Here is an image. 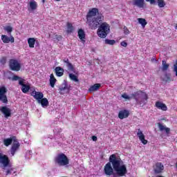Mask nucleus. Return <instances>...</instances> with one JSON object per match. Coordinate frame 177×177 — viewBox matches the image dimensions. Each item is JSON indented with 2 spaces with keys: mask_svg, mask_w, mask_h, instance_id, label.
<instances>
[{
  "mask_svg": "<svg viewBox=\"0 0 177 177\" xmlns=\"http://www.w3.org/2000/svg\"><path fill=\"white\" fill-rule=\"evenodd\" d=\"M118 176H125L128 174L127 165L124 164V161L120 156L112 154L109 156V162H107L104 167V172L106 176H111V175Z\"/></svg>",
  "mask_w": 177,
  "mask_h": 177,
  "instance_id": "nucleus-1",
  "label": "nucleus"
},
{
  "mask_svg": "<svg viewBox=\"0 0 177 177\" xmlns=\"http://www.w3.org/2000/svg\"><path fill=\"white\" fill-rule=\"evenodd\" d=\"M104 21V16L102 14H99L98 8H93L88 10L86 15V24L91 30H96Z\"/></svg>",
  "mask_w": 177,
  "mask_h": 177,
  "instance_id": "nucleus-2",
  "label": "nucleus"
},
{
  "mask_svg": "<svg viewBox=\"0 0 177 177\" xmlns=\"http://www.w3.org/2000/svg\"><path fill=\"white\" fill-rule=\"evenodd\" d=\"M122 97L123 99H126L127 100H131V99H134L136 100L137 104L140 106H145L147 104V100H149V96L147 93L138 91L131 93V96L127 95V93H123L122 95Z\"/></svg>",
  "mask_w": 177,
  "mask_h": 177,
  "instance_id": "nucleus-3",
  "label": "nucleus"
},
{
  "mask_svg": "<svg viewBox=\"0 0 177 177\" xmlns=\"http://www.w3.org/2000/svg\"><path fill=\"white\" fill-rule=\"evenodd\" d=\"M54 162L58 167H67L70 164V159L66 154L60 153L54 158Z\"/></svg>",
  "mask_w": 177,
  "mask_h": 177,
  "instance_id": "nucleus-4",
  "label": "nucleus"
},
{
  "mask_svg": "<svg viewBox=\"0 0 177 177\" xmlns=\"http://www.w3.org/2000/svg\"><path fill=\"white\" fill-rule=\"evenodd\" d=\"M98 27L97 32L98 37L102 39L106 38L109 35V32H110V25L106 22H102Z\"/></svg>",
  "mask_w": 177,
  "mask_h": 177,
  "instance_id": "nucleus-5",
  "label": "nucleus"
},
{
  "mask_svg": "<svg viewBox=\"0 0 177 177\" xmlns=\"http://www.w3.org/2000/svg\"><path fill=\"white\" fill-rule=\"evenodd\" d=\"M10 70L12 71H20L21 70V65L16 59H10L8 62Z\"/></svg>",
  "mask_w": 177,
  "mask_h": 177,
  "instance_id": "nucleus-6",
  "label": "nucleus"
},
{
  "mask_svg": "<svg viewBox=\"0 0 177 177\" xmlns=\"http://www.w3.org/2000/svg\"><path fill=\"white\" fill-rule=\"evenodd\" d=\"M8 88L5 86H0V102L4 104H8Z\"/></svg>",
  "mask_w": 177,
  "mask_h": 177,
  "instance_id": "nucleus-7",
  "label": "nucleus"
},
{
  "mask_svg": "<svg viewBox=\"0 0 177 177\" xmlns=\"http://www.w3.org/2000/svg\"><path fill=\"white\" fill-rule=\"evenodd\" d=\"M20 149V142L17 140H14V142L10 149L11 156H15L16 152Z\"/></svg>",
  "mask_w": 177,
  "mask_h": 177,
  "instance_id": "nucleus-8",
  "label": "nucleus"
},
{
  "mask_svg": "<svg viewBox=\"0 0 177 177\" xmlns=\"http://www.w3.org/2000/svg\"><path fill=\"white\" fill-rule=\"evenodd\" d=\"M0 111L3 114L5 118H8V117H12V110L8 106H4L0 108Z\"/></svg>",
  "mask_w": 177,
  "mask_h": 177,
  "instance_id": "nucleus-9",
  "label": "nucleus"
},
{
  "mask_svg": "<svg viewBox=\"0 0 177 177\" xmlns=\"http://www.w3.org/2000/svg\"><path fill=\"white\" fill-rule=\"evenodd\" d=\"M0 162L3 164V167H6L9 164H10V160H9V157H8V156L0 153Z\"/></svg>",
  "mask_w": 177,
  "mask_h": 177,
  "instance_id": "nucleus-10",
  "label": "nucleus"
},
{
  "mask_svg": "<svg viewBox=\"0 0 177 177\" xmlns=\"http://www.w3.org/2000/svg\"><path fill=\"white\" fill-rule=\"evenodd\" d=\"M24 81H25L24 79H21V80H19V85L21 86V91L23 92V93H27L28 92V91H30L31 87L28 84H25Z\"/></svg>",
  "mask_w": 177,
  "mask_h": 177,
  "instance_id": "nucleus-11",
  "label": "nucleus"
},
{
  "mask_svg": "<svg viewBox=\"0 0 177 177\" xmlns=\"http://www.w3.org/2000/svg\"><path fill=\"white\" fill-rule=\"evenodd\" d=\"M31 96H32L34 97V99H35L36 100H37V102H40V100L44 98V93H42V92H38L36 91H33L31 93H30Z\"/></svg>",
  "mask_w": 177,
  "mask_h": 177,
  "instance_id": "nucleus-12",
  "label": "nucleus"
},
{
  "mask_svg": "<svg viewBox=\"0 0 177 177\" xmlns=\"http://www.w3.org/2000/svg\"><path fill=\"white\" fill-rule=\"evenodd\" d=\"M133 6H137L140 9H143L146 7L145 0H133Z\"/></svg>",
  "mask_w": 177,
  "mask_h": 177,
  "instance_id": "nucleus-13",
  "label": "nucleus"
},
{
  "mask_svg": "<svg viewBox=\"0 0 177 177\" xmlns=\"http://www.w3.org/2000/svg\"><path fill=\"white\" fill-rule=\"evenodd\" d=\"M129 117V111L127 109H123L119 111L118 113V118L120 120H124L125 118H128Z\"/></svg>",
  "mask_w": 177,
  "mask_h": 177,
  "instance_id": "nucleus-14",
  "label": "nucleus"
},
{
  "mask_svg": "<svg viewBox=\"0 0 177 177\" xmlns=\"http://www.w3.org/2000/svg\"><path fill=\"white\" fill-rule=\"evenodd\" d=\"M137 136L140 140L141 143H142V145H147L148 141L147 140H145V134H143V132L142 131V130H140V129H138Z\"/></svg>",
  "mask_w": 177,
  "mask_h": 177,
  "instance_id": "nucleus-15",
  "label": "nucleus"
},
{
  "mask_svg": "<svg viewBox=\"0 0 177 177\" xmlns=\"http://www.w3.org/2000/svg\"><path fill=\"white\" fill-rule=\"evenodd\" d=\"M1 41H3V44H9V42H11V44H13V42H15V37H13V36H10L9 37L6 35H2Z\"/></svg>",
  "mask_w": 177,
  "mask_h": 177,
  "instance_id": "nucleus-16",
  "label": "nucleus"
},
{
  "mask_svg": "<svg viewBox=\"0 0 177 177\" xmlns=\"http://www.w3.org/2000/svg\"><path fill=\"white\" fill-rule=\"evenodd\" d=\"M64 63H65L66 66L67 67L68 70H69V71H75V68H74V65H73V64H71V62H70V59H68V58H64L63 59Z\"/></svg>",
  "mask_w": 177,
  "mask_h": 177,
  "instance_id": "nucleus-17",
  "label": "nucleus"
},
{
  "mask_svg": "<svg viewBox=\"0 0 177 177\" xmlns=\"http://www.w3.org/2000/svg\"><path fill=\"white\" fill-rule=\"evenodd\" d=\"M86 36V35L85 34V31L82 28H80L78 30L77 37H79V39H80V41H81V42H82V44H85V37Z\"/></svg>",
  "mask_w": 177,
  "mask_h": 177,
  "instance_id": "nucleus-18",
  "label": "nucleus"
},
{
  "mask_svg": "<svg viewBox=\"0 0 177 177\" xmlns=\"http://www.w3.org/2000/svg\"><path fill=\"white\" fill-rule=\"evenodd\" d=\"M15 140H17L16 136H12L11 138L4 139L3 140V142L6 147H9V146H10V145H12V143L15 142Z\"/></svg>",
  "mask_w": 177,
  "mask_h": 177,
  "instance_id": "nucleus-19",
  "label": "nucleus"
},
{
  "mask_svg": "<svg viewBox=\"0 0 177 177\" xmlns=\"http://www.w3.org/2000/svg\"><path fill=\"white\" fill-rule=\"evenodd\" d=\"M59 91L60 95H66V93H68L70 92V87H68L67 84H64L59 86Z\"/></svg>",
  "mask_w": 177,
  "mask_h": 177,
  "instance_id": "nucleus-20",
  "label": "nucleus"
},
{
  "mask_svg": "<svg viewBox=\"0 0 177 177\" xmlns=\"http://www.w3.org/2000/svg\"><path fill=\"white\" fill-rule=\"evenodd\" d=\"M164 171V165L161 162H157L154 167L155 174H161Z\"/></svg>",
  "mask_w": 177,
  "mask_h": 177,
  "instance_id": "nucleus-21",
  "label": "nucleus"
},
{
  "mask_svg": "<svg viewBox=\"0 0 177 177\" xmlns=\"http://www.w3.org/2000/svg\"><path fill=\"white\" fill-rule=\"evenodd\" d=\"M155 106L159 110H162V111H167V110H168L167 105L160 101H157L155 104Z\"/></svg>",
  "mask_w": 177,
  "mask_h": 177,
  "instance_id": "nucleus-22",
  "label": "nucleus"
},
{
  "mask_svg": "<svg viewBox=\"0 0 177 177\" xmlns=\"http://www.w3.org/2000/svg\"><path fill=\"white\" fill-rule=\"evenodd\" d=\"M55 71L57 77H63L64 74V69L60 66H57Z\"/></svg>",
  "mask_w": 177,
  "mask_h": 177,
  "instance_id": "nucleus-23",
  "label": "nucleus"
},
{
  "mask_svg": "<svg viewBox=\"0 0 177 177\" xmlns=\"http://www.w3.org/2000/svg\"><path fill=\"white\" fill-rule=\"evenodd\" d=\"M100 86H102V84L97 83L94 85L90 86L88 88V92H96V91H99L100 89Z\"/></svg>",
  "mask_w": 177,
  "mask_h": 177,
  "instance_id": "nucleus-24",
  "label": "nucleus"
},
{
  "mask_svg": "<svg viewBox=\"0 0 177 177\" xmlns=\"http://www.w3.org/2000/svg\"><path fill=\"white\" fill-rule=\"evenodd\" d=\"M158 128L160 131H165L166 133L168 135L169 134V132H171V129L169 127H166L165 126L162 125L161 123H158Z\"/></svg>",
  "mask_w": 177,
  "mask_h": 177,
  "instance_id": "nucleus-25",
  "label": "nucleus"
},
{
  "mask_svg": "<svg viewBox=\"0 0 177 177\" xmlns=\"http://www.w3.org/2000/svg\"><path fill=\"white\" fill-rule=\"evenodd\" d=\"M57 81V80H56V77H55V75L51 73L50 75V86L51 88H55V85L56 84Z\"/></svg>",
  "mask_w": 177,
  "mask_h": 177,
  "instance_id": "nucleus-26",
  "label": "nucleus"
},
{
  "mask_svg": "<svg viewBox=\"0 0 177 177\" xmlns=\"http://www.w3.org/2000/svg\"><path fill=\"white\" fill-rule=\"evenodd\" d=\"M37 8H38V4L37 1H32L29 3V8H28V10H37Z\"/></svg>",
  "mask_w": 177,
  "mask_h": 177,
  "instance_id": "nucleus-27",
  "label": "nucleus"
},
{
  "mask_svg": "<svg viewBox=\"0 0 177 177\" xmlns=\"http://www.w3.org/2000/svg\"><path fill=\"white\" fill-rule=\"evenodd\" d=\"M38 103H40L42 107H48V106H49V101L46 97L41 98Z\"/></svg>",
  "mask_w": 177,
  "mask_h": 177,
  "instance_id": "nucleus-28",
  "label": "nucleus"
},
{
  "mask_svg": "<svg viewBox=\"0 0 177 177\" xmlns=\"http://www.w3.org/2000/svg\"><path fill=\"white\" fill-rule=\"evenodd\" d=\"M66 27L68 34H70L74 31V26H73V24L67 22Z\"/></svg>",
  "mask_w": 177,
  "mask_h": 177,
  "instance_id": "nucleus-29",
  "label": "nucleus"
},
{
  "mask_svg": "<svg viewBox=\"0 0 177 177\" xmlns=\"http://www.w3.org/2000/svg\"><path fill=\"white\" fill-rule=\"evenodd\" d=\"M28 44L29 45V48H34L35 45V38L30 37L28 39Z\"/></svg>",
  "mask_w": 177,
  "mask_h": 177,
  "instance_id": "nucleus-30",
  "label": "nucleus"
},
{
  "mask_svg": "<svg viewBox=\"0 0 177 177\" xmlns=\"http://www.w3.org/2000/svg\"><path fill=\"white\" fill-rule=\"evenodd\" d=\"M138 23L141 24L142 27L145 28L147 25V21H146L144 18H138Z\"/></svg>",
  "mask_w": 177,
  "mask_h": 177,
  "instance_id": "nucleus-31",
  "label": "nucleus"
},
{
  "mask_svg": "<svg viewBox=\"0 0 177 177\" xmlns=\"http://www.w3.org/2000/svg\"><path fill=\"white\" fill-rule=\"evenodd\" d=\"M69 78L71 80V81H74L75 82H80V80H78V77L77 75L70 73L69 74Z\"/></svg>",
  "mask_w": 177,
  "mask_h": 177,
  "instance_id": "nucleus-32",
  "label": "nucleus"
},
{
  "mask_svg": "<svg viewBox=\"0 0 177 177\" xmlns=\"http://www.w3.org/2000/svg\"><path fill=\"white\" fill-rule=\"evenodd\" d=\"M162 70L163 71H167V70H168V68H169V64H167V62L165 61H162Z\"/></svg>",
  "mask_w": 177,
  "mask_h": 177,
  "instance_id": "nucleus-33",
  "label": "nucleus"
},
{
  "mask_svg": "<svg viewBox=\"0 0 177 177\" xmlns=\"http://www.w3.org/2000/svg\"><path fill=\"white\" fill-rule=\"evenodd\" d=\"M4 30L10 35V34H12V31H13V28L10 26H8L4 28Z\"/></svg>",
  "mask_w": 177,
  "mask_h": 177,
  "instance_id": "nucleus-34",
  "label": "nucleus"
},
{
  "mask_svg": "<svg viewBox=\"0 0 177 177\" xmlns=\"http://www.w3.org/2000/svg\"><path fill=\"white\" fill-rule=\"evenodd\" d=\"M162 81H165V82H171V75L165 74Z\"/></svg>",
  "mask_w": 177,
  "mask_h": 177,
  "instance_id": "nucleus-35",
  "label": "nucleus"
},
{
  "mask_svg": "<svg viewBox=\"0 0 177 177\" xmlns=\"http://www.w3.org/2000/svg\"><path fill=\"white\" fill-rule=\"evenodd\" d=\"M105 44L106 45H114V44H115V40L114 39L110 40L109 39H106Z\"/></svg>",
  "mask_w": 177,
  "mask_h": 177,
  "instance_id": "nucleus-36",
  "label": "nucleus"
},
{
  "mask_svg": "<svg viewBox=\"0 0 177 177\" xmlns=\"http://www.w3.org/2000/svg\"><path fill=\"white\" fill-rule=\"evenodd\" d=\"M165 5L166 3L165 1H164V0H158V6H159V8H164Z\"/></svg>",
  "mask_w": 177,
  "mask_h": 177,
  "instance_id": "nucleus-37",
  "label": "nucleus"
},
{
  "mask_svg": "<svg viewBox=\"0 0 177 177\" xmlns=\"http://www.w3.org/2000/svg\"><path fill=\"white\" fill-rule=\"evenodd\" d=\"M123 31H124V34L125 35H129V34H131L129 29H128V27H127V26H124Z\"/></svg>",
  "mask_w": 177,
  "mask_h": 177,
  "instance_id": "nucleus-38",
  "label": "nucleus"
},
{
  "mask_svg": "<svg viewBox=\"0 0 177 177\" xmlns=\"http://www.w3.org/2000/svg\"><path fill=\"white\" fill-rule=\"evenodd\" d=\"M19 81H20V80H22V79H21V77H19L18 75H15L12 76V81H19Z\"/></svg>",
  "mask_w": 177,
  "mask_h": 177,
  "instance_id": "nucleus-39",
  "label": "nucleus"
},
{
  "mask_svg": "<svg viewBox=\"0 0 177 177\" xmlns=\"http://www.w3.org/2000/svg\"><path fill=\"white\" fill-rule=\"evenodd\" d=\"M6 57H2L1 59H0V63L1 64H6Z\"/></svg>",
  "mask_w": 177,
  "mask_h": 177,
  "instance_id": "nucleus-40",
  "label": "nucleus"
},
{
  "mask_svg": "<svg viewBox=\"0 0 177 177\" xmlns=\"http://www.w3.org/2000/svg\"><path fill=\"white\" fill-rule=\"evenodd\" d=\"M121 46H124V48H127L128 46V43L123 41L120 43Z\"/></svg>",
  "mask_w": 177,
  "mask_h": 177,
  "instance_id": "nucleus-41",
  "label": "nucleus"
},
{
  "mask_svg": "<svg viewBox=\"0 0 177 177\" xmlns=\"http://www.w3.org/2000/svg\"><path fill=\"white\" fill-rule=\"evenodd\" d=\"M62 38V35H55V39H57V41H60Z\"/></svg>",
  "mask_w": 177,
  "mask_h": 177,
  "instance_id": "nucleus-42",
  "label": "nucleus"
},
{
  "mask_svg": "<svg viewBox=\"0 0 177 177\" xmlns=\"http://www.w3.org/2000/svg\"><path fill=\"white\" fill-rule=\"evenodd\" d=\"M147 2H150L151 5H153L156 2V0H146Z\"/></svg>",
  "mask_w": 177,
  "mask_h": 177,
  "instance_id": "nucleus-43",
  "label": "nucleus"
},
{
  "mask_svg": "<svg viewBox=\"0 0 177 177\" xmlns=\"http://www.w3.org/2000/svg\"><path fill=\"white\" fill-rule=\"evenodd\" d=\"M92 140H93V142H96L97 140V137L95 136H92Z\"/></svg>",
  "mask_w": 177,
  "mask_h": 177,
  "instance_id": "nucleus-44",
  "label": "nucleus"
},
{
  "mask_svg": "<svg viewBox=\"0 0 177 177\" xmlns=\"http://www.w3.org/2000/svg\"><path fill=\"white\" fill-rule=\"evenodd\" d=\"M12 174V171H10V169H8L6 171V175H10Z\"/></svg>",
  "mask_w": 177,
  "mask_h": 177,
  "instance_id": "nucleus-45",
  "label": "nucleus"
},
{
  "mask_svg": "<svg viewBox=\"0 0 177 177\" xmlns=\"http://www.w3.org/2000/svg\"><path fill=\"white\" fill-rule=\"evenodd\" d=\"M151 62H157V59H156V58H151Z\"/></svg>",
  "mask_w": 177,
  "mask_h": 177,
  "instance_id": "nucleus-46",
  "label": "nucleus"
},
{
  "mask_svg": "<svg viewBox=\"0 0 177 177\" xmlns=\"http://www.w3.org/2000/svg\"><path fill=\"white\" fill-rule=\"evenodd\" d=\"M42 3H45V0H42Z\"/></svg>",
  "mask_w": 177,
  "mask_h": 177,
  "instance_id": "nucleus-47",
  "label": "nucleus"
},
{
  "mask_svg": "<svg viewBox=\"0 0 177 177\" xmlns=\"http://www.w3.org/2000/svg\"><path fill=\"white\" fill-rule=\"evenodd\" d=\"M156 177H164V176H156Z\"/></svg>",
  "mask_w": 177,
  "mask_h": 177,
  "instance_id": "nucleus-48",
  "label": "nucleus"
},
{
  "mask_svg": "<svg viewBox=\"0 0 177 177\" xmlns=\"http://www.w3.org/2000/svg\"><path fill=\"white\" fill-rule=\"evenodd\" d=\"M175 28H176V30H177V24H176V26Z\"/></svg>",
  "mask_w": 177,
  "mask_h": 177,
  "instance_id": "nucleus-49",
  "label": "nucleus"
},
{
  "mask_svg": "<svg viewBox=\"0 0 177 177\" xmlns=\"http://www.w3.org/2000/svg\"><path fill=\"white\" fill-rule=\"evenodd\" d=\"M55 1H60V0H55Z\"/></svg>",
  "mask_w": 177,
  "mask_h": 177,
  "instance_id": "nucleus-50",
  "label": "nucleus"
},
{
  "mask_svg": "<svg viewBox=\"0 0 177 177\" xmlns=\"http://www.w3.org/2000/svg\"><path fill=\"white\" fill-rule=\"evenodd\" d=\"M8 80H10V77H8Z\"/></svg>",
  "mask_w": 177,
  "mask_h": 177,
  "instance_id": "nucleus-51",
  "label": "nucleus"
}]
</instances>
